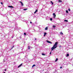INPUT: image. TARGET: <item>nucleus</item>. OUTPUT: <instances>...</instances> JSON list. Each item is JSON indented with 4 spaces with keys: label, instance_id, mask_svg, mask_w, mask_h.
<instances>
[{
    "label": "nucleus",
    "instance_id": "obj_3",
    "mask_svg": "<svg viewBox=\"0 0 73 73\" xmlns=\"http://www.w3.org/2000/svg\"><path fill=\"white\" fill-rule=\"evenodd\" d=\"M22 65H23V64H21L18 67V68H20V67Z\"/></svg>",
    "mask_w": 73,
    "mask_h": 73
},
{
    "label": "nucleus",
    "instance_id": "obj_24",
    "mask_svg": "<svg viewBox=\"0 0 73 73\" xmlns=\"http://www.w3.org/2000/svg\"><path fill=\"white\" fill-rule=\"evenodd\" d=\"M28 49H30V47L29 46H28Z\"/></svg>",
    "mask_w": 73,
    "mask_h": 73
},
{
    "label": "nucleus",
    "instance_id": "obj_18",
    "mask_svg": "<svg viewBox=\"0 0 73 73\" xmlns=\"http://www.w3.org/2000/svg\"><path fill=\"white\" fill-rule=\"evenodd\" d=\"M60 33V35H63V33H62V32Z\"/></svg>",
    "mask_w": 73,
    "mask_h": 73
},
{
    "label": "nucleus",
    "instance_id": "obj_31",
    "mask_svg": "<svg viewBox=\"0 0 73 73\" xmlns=\"http://www.w3.org/2000/svg\"><path fill=\"white\" fill-rule=\"evenodd\" d=\"M36 13V12L35 11V12H34V14Z\"/></svg>",
    "mask_w": 73,
    "mask_h": 73
},
{
    "label": "nucleus",
    "instance_id": "obj_7",
    "mask_svg": "<svg viewBox=\"0 0 73 73\" xmlns=\"http://www.w3.org/2000/svg\"><path fill=\"white\" fill-rule=\"evenodd\" d=\"M36 66L35 64L33 65L32 66V68H33V67H34V66Z\"/></svg>",
    "mask_w": 73,
    "mask_h": 73
},
{
    "label": "nucleus",
    "instance_id": "obj_20",
    "mask_svg": "<svg viewBox=\"0 0 73 73\" xmlns=\"http://www.w3.org/2000/svg\"><path fill=\"white\" fill-rule=\"evenodd\" d=\"M44 35H46V33H45Z\"/></svg>",
    "mask_w": 73,
    "mask_h": 73
},
{
    "label": "nucleus",
    "instance_id": "obj_37",
    "mask_svg": "<svg viewBox=\"0 0 73 73\" xmlns=\"http://www.w3.org/2000/svg\"><path fill=\"white\" fill-rule=\"evenodd\" d=\"M5 71H6V69L5 70Z\"/></svg>",
    "mask_w": 73,
    "mask_h": 73
},
{
    "label": "nucleus",
    "instance_id": "obj_25",
    "mask_svg": "<svg viewBox=\"0 0 73 73\" xmlns=\"http://www.w3.org/2000/svg\"><path fill=\"white\" fill-rule=\"evenodd\" d=\"M1 4H2L3 5V2H1Z\"/></svg>",
    "mask_w": 73,
    "mask_h": 73
},
{
    "label": "nucleus",
    "instance_id": "obj_36",
    "mask_svg": "<svg viewBox=\"0 0 73 73\" xmlns=\"http://www.w3.org/2000/svg\"><path fill=\"white\" fill-rule=\"evenodd\" d=\"M13 49V48H12V47L11 49Z\"/></svg>",
    "mask_w": 73,
    "mask_h": 73
},
{
    "label": "nucleus",
    "instance_id": "obj_30",
    "mask_svg": "<svg viewBox=\"0 0 73 73\" xmlns=\"http://www.w3.org/2000/svg\"><path fill=\"white\" fill-rule=\"evenodd\" d=\"M12 48H14V46L12 47Z\"/></svg>",
    "mask_w": 73,
    "mask_h": 73
},
{
    "label": "nucleus",
    "instance_id": "obj_11",
    "mask_svg": "<svg viewBox=\"0 0 73 73\" xmlns=\"http://www.w3.org/2000/svg\"><path fill=\"white\" fill-rule=\"evenodd\" d=\"M58 60V58H57L56 60H55V61L56 62V61H57Z\"/></svg>",
    "mask_w": 73,
    "mask_h": 73
},
{
    "label": "nucleus",
    "instance_id": "obj_4",
    "mask_svg": "<svg viewBox=\"0 0 73 73\" xmlns=\"http://www.w3.org/2000/svg\"><path fill=\"white\" fill-rule=\"evenodd\" d=\"M8 7L9 8H13V7L12 6H8Z\"/></svg>",
    "mask_w": 73,
    "mask_h": 73
},
{
    "label": "nucleus",
    "instance_id": "obj_10",
    "mask_svg": "<svg viewBox=\"0 0 73 73\" xmlns=\"http://www.w3.org/2000/svg\"><path fill=\"white\" fill-rule=\"evenodd\" d=\"M50 3L52 4V5H53V3L52 1H50Z\"/></svg>",
    "mask_w": 73,
    "mask_h": 73
},
{
    "label": "nucleus",
    "instance_id": "obj_15",
    "mask_svg": "<svg viewBox=\"0 0 73 73\" xmlns=\"http://www.w3.org/2000/svg\"><path fill=\"white\" fill-rule=\"evenodd\" d=\"M66 13H68V10H66Z\"/></svg>",
    "mask_w": 73,
    "mask_h": 73
},
{
    "label": "nucleus",
    "instance_id": "obj_1",
    "mask_svg": "<svg viewBox=\"0 0 73 73\" xmlns=\"http://www.w3.org/2000/svg\"><path fill=\"white\" fill-rule=\"evenodd\" d=\"M57 44H58V42H56L55 43V44L53 45V47L51 48V50H53V49H54L57 48Z\"/></svg>",
    "mask_w": 73,
    "mask_h": 73
},
{
    "label": "nucleus",
    "instance_id": "obj_12",
    "mask_svg": "<svg viewBox=\"0 0 73 73\" xmlns=\"http://www.w3.org/2000/svg\"><path fill=\"white\" fill-rule=\"evenodd\" d=\"M42 54V56H45V54L44 53Z\"/></svg>",
    "mask_w": 73,
    "mask_h": 73
},
{
    "label": "nucleus",
    "instance_id": "obj_6",
    "mask_svg": "<svg viewBox=\"0 0 73 73\" xmlns=\"http://www.w3.org/2000/svg\"><path fill=\"white\" fill-rule=\"evenodd\" d=\"M68 56H69V54H67L66 57H68Z\"/></svg>",
    "mask_w": 73,
    "mask_h": 73
},
{
    "label": "nucleus",
    "instance_id": "obj_8",
    "mask_svg": "<svg viewBox=\"0 0 73 73\" xmlns=\"http://www.w3.org/2000/svg\"><path fill=\"white\" fill-rule=\"evenodd\" d=\"M27 9H23V11H27Z\"/></svg>",
    "mask_w": 73,
    "mask_h": 73
},
{
    "label": "nucleus",
    "instance_id": "obj_23",
    "mask_svg": "<svg viewBox=\"0 0 73 73\" xmlns=\"http://www.w3.org/2000/svg\"><path fill=\"white\" fill-rule=\"evenodd\" d=\"M50 21H52V18H50Z\"/></svg>",
    "mask_w": 73,
    "mask_h": 73
},
{
    "label": "nucleus",
    "instance_id": "obj_34",
    "mask_svg": "<svg viewBox=\"0 0 73 73\" xmlns=\"http://www.w3.org/2000/svg\"><path fill=\"white\" fill-rule=\"evenodd\" d=\"M30 24H32V22H30Z\"/></svg>",
    "mask_w": 73,
    "mask_h": 73
},
{
    "label": "nucleus",
    "instance_id": "obj_28",
    "mask_svg": "<svg viewBox=\"0 0 73 73\" xmlns=\"http://www.w3.org/2000/svg\"><path fill=\"white\" fill-rule=\"evenodd\" d=\"M19 38H21V36H20Z\"/></svg>",
    "mask_w": 73,
    "mask_h": 73
},
{
    "label": "nucleus",
    "instance_id": "obj_9",
    "mask_svg": "<svg viewBox=\"0 0 73 73\" xmlns=\"http://www.w3.org/2000/svg\"><path fill=\"white\" fill-rule=\"evenodd\" d=\"M64 21H66V22H68V20H64Z\"/></svg>",
    "mask_w": 73,
    "mask_h": 73
},
{
    "label": "nucleus",
    "instance_id": "obj_21",
    "mask_svg": "<svg viewBox=\"0 0 73 73\" xmlns=\"http://www.w3.org/2000/svg\"><path fill=\"white\" fill-rule=\"evenodd\" d=\"M59 2H62V1L61 0H59Z\"/></svg>",
    "mask_w": 73,
    "mask_h": 73
},
{
    "label": "nucleus",
    "instance_id": "obj_14",
    "mask_svg": "<svg viewBox=\"0 0 73 73\" xmlns=\"http://www.w3.org/2000/svg\"><path fill=\"white\" fill-rule=\"evenodd\" d=\"M48 29V27H46L45 29V30H47Z\"/></svg>",
    "mask_w": 73,
    "mask_h": 73
},
{
    "label": "nucleus",
    "instance_id": "obj_17",
    "mask_svg": "<svg viewBox=\"0 0 73 73\" xmlns=\"http://www.w3.org/2000/svg\"><path fill=\"white\" fill-rule=\"evenodd\" d=\"M53 17H54V19H55V17H56V15H53Z\"/></svg>",
    "mask_w": 73,
    "mask_h": 73
},
{
    "label": "nucleus",
    "instance_id": "obj_33",
    "mask_svg": "<svg viewBox=\"0 0 73 73\" xmlns=\"http://www.w3.org/2000/svg\"><path fill=\"white\" fill-rule=\"evenodd\" d=\"M44 37H45V35H44Z\"/></svg>",
    "mask_w": 73,
    "mask_h": 73
},
{
    "label": "nucleus",
    "instance_id": "obj_19",
    "mask_svg": "<svg viewBox=\"0 0 73 73\" xmlns=\"http://www.w3.org/2000/svg\"><path fill=\"white\" fill-rule=\"evenodd\" d=\"M38 11V9H36V10L35 11V12H37Z\"/></svg>",
    "mask_w": 73,
    "mask_h": 73
},
{
    "label": "nucleus",
    "instance_id": "obj_35",
    "mask_svg": "<svg viewBox=\"0 0 73 73\" xmlns=\"http://www.w3.org/2000/svg\"><path fill=\"white\" fill-rule=\"evenodd\" d=\"M35 40H36V38H35Z\"/></svg>",
    "mask_w": 73,
    "mask_h": 73
},
{
    "label": "nucleus",
    "instance_id": "obj_32",
    "mask_svg": "<svg viewBox=\"0 0 73 73\" xmlns=\"http://www.w3.org/2000/svg\"><path fill=\"white\" fill-rule=\"evenodd\" d=\"M50 54H51V52H50Z\"/></svg>",
    "mask_w": 73,
    "mask_h": 73
},
{
    "label": "nucleus",
    "instance_id": "obj_2",
    "mask_svg": "<svg viewBox=\"0 0 73 73\" xmlns=\"http://www.w3.org/2000/svg\"><path fill=\"white\" fill-rule=\"evenodd\" d=\"M47 42H48V43H50V44H52V43L48 40H47Z\"/></svg>",
    "mask_w": 73,
    "mask_h": 73
},
{
    "label": "nucleus",
    "instance_id": "obj_5",
    "mask_svg": "<svg viewBox=\"0 0 73 73\" xmlns=\"http://www.w3.org/2000/svg\"><path fill=\"white\" fill-rule=\"evenodd\" d=\"M20 3H21V5H22V6H23V3H22V2H21V1L20 2Z\"/></svg>",
    "mask_w": 73,
    "mask_h": 73
},
{
    "label": "nucleus",
    "instance_id": "obj_38",
    "mask_svg": "<svg viewBox=\"0 0 73 73\" xmlns=\"http://www.w3.org/2000/svg\"><path fill=\"white\" fill-rule=\"evenodd\" d=\"M4 73H5V72H4Z\"/></svg>",
    "mask_w": 73,
    "mask_h": 73
},
{
    "label": "nucleus",
    "instance_id": "obj_22",
    "mask_svg": "<svg viewBox=\"0 0 73 73\" xmlns=\"http://www.w3.org/2000/svg\"><path fill=\"white\" fill-rule=\"evenodd\" d=\"M68 11H70V9H68Z\"/></svg>",
    "mask_w": 73,
    "mask_h": 73
},
{
    "label": "nucleus",
    "instance_id": "obj_16",
    "mask_svg": "<svg viewBox=\"0 0 73 73\" xmlns=\"http://www.w3.org/2000/svg\"><path fill=\"white\" fill-rule=\"evenodd\" d=\"M53 16H56V15L55 14V13H53Z\"/></svg>",
    "mask_w": 73,
    "mask_h": 73
},
{
    "label": "nucleus",
    "instance_id": "obj_29",
    "mask_svg": "<svg viewBox=\"0 0 73 73\" xmlns=\"http://www.w3.org/2000/svg\"><path fill=\"white\" fill-rule=\"evenodd\" d=\"M11 38H13V36H12L11 37Z\"/></svg>",
    "mask_w": 73,
    "mask_h": 73
},
{
    "label": "nucleus",
    "instance_id": "obj_26",
    "mask_svg": "<svg viewBox=\"0 0 73 73\" xmlns=\"http://www.w3.org/2000/svg\"><path fill=\"white\" fill-rule=\"evenodd\" d=\"M24 35H26V33H24Z\"/></svg>",
    "mask_w": 73,
    "mask_h": 73
},
{
    "label": "nucleus",
    "instance_id": "obj_27",
    "mask_svg": "<svg viewBox=\"0 0 73 73\" xmlns=\"http://www.w3.org/2000/svg\"><path fill=\"white\" fill-rule=\"evenodd\" d=\"M60 69H62V67H60Z\"/></svg>",
    "mask_w": 73,
    "mask_h": 73
},
{
    "label": "nucleus",
    "instance_id": "obj_13",
    "mask_svg": "<svg viewBox=\"0 0 73 73\" xmlns=\"http://www.w3.org/2000/svg\"><path fill=\"white\" fill-rule=\"evenodd\" d=\"M52 27H53V28H55V27H56V26L53 25V26H52Z\"/></svg>",
    "mask_w": 73,
    "mask_h": 73
}]
</instances>
